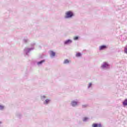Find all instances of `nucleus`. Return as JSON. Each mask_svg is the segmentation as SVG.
Returning <instances> with one entry per match:
<instances>
[{"instance_id": "obj_15", "label": "nucleus", "mask_w": 127, "mask_h": 127, "mask_svg": "<svg viewBox=\"0 0 127 127\" xmlns=\"http://www.w3.org/2000/svg\"><path fill=\"white\" fill-rule=\"evenodd\" d=\"M63 63L64 64H69V63H70V62L68 60L66 59V60H64Z\"/></svg>"}, {"instance_id": "obj_20", "label": "nucleus", "mask_w": 127, "mask_h": 127, "mask_svg": "<svg viewBox=\"0 0 127 127\" xmlns=\"http://www.w3.org/2000/svg\"><path fill=\"white\" fill-rule=\"evenodd\" d=\"M17 117H18L19 119H20L21 118V114L20 113H18L17 114Z\"/></svg>"}, {"instance_id": "obj_13", "label": "nucleus", "mask_w": 127, "mask_h": 127, "mask_svg": "<svg viewBox=\"0 0 127 127\" xmlns=\"http://www.w3.org/2000/svg\"><path fill=\"white\" fill-rule=\"evenodd\" d=\"M88 121H89V118L88 117H84L83 119V122H84V123L88 122Z\"/></svg>"}, {"instance_id": "obj_7", "label": "nucleus", "mask_w": 127, "mask_h": 127, "mask_svg": "<svg viewBox=\"0 0 127 127\" xmlns=\"http://www.w3.org/2000/svg\"><path fill=\"white\" fill-rule=\"evenodd\" d=\"M50 102H51V100L47 98L44 101H43V104L46 106H47L48 104L50 103Z\"/></svg>"}, {"instance_id": "obj_23", "label": "nucleus", "mask_w": 127, "mask_h": 127, "mask_svg": "<svg viewBox=\"0 0 127 127\" xmlns=\"http://www.w3.org/2000/svg\"><path fill=\"white\" fill-rule=\"evenodd\" d=\"M43 55H41L39 56V59H43Z\"/></svg>"}, {"instance_id": "obj_19", "label": "nucleus", "mask_w": 127, "mask_h": 127, "mask_svg": "<svg viewBox=\"0 0 127 127\" xmlns=\"http://www.w3.org/2000/svg\"><path fill=\"white\" fill-rule=\"evenodd\" d=\"M87 107H88V105L87 104H85V105H82V108L83 109H85V108H87Z\"/></svg>"}, {"instance_id": "obj_16", "label": "nucleus", "mask_w": 127, "mask_h": 127, "mask_svg": "<svg viewBox=\"0 0 127 127\" xmlns=\"http://www.w3.org/2000/svg\"><path fill=\"white\" fill-rule=\"evenodd\" d=\"M92 86H93V83L91 82L89 83L87 86V89H91V88H92Z\"/></svg>"}, {"instance_id": "obj_9", "label": "nucleus", "mask_w": 127, "mask_h": 127, "mask_svg": "<svg viewBox=\"0 0 127 127\" xmlns=\"http://www.w3.org/2000/svg\"><path fill=\"white\" fill-rule=\"evenodd\" d=\"M23 42L25 44L28 43V42H29V39L27 37H25L23 39Z\"/></svg>"}, {"instance_id": "obj_10", "label": "nucleus", "mask_w": 127, "mask_h": 127, "mask_svg": "<svg viewBox=\"0 0 127 127\" xmlns=\"http://www.w3.org/2000/svg\"><path fill=\"white\" fill-rule=\"evenodd\" d=\"M105 49H107V46L102 45L99 47V50L102 51V50H105Z\"/></svg>"}, {"instance_id": "obj_3", "label": "nucleus", "mask_w": 127, "mask_h": 127, "mask_svg": "<svg viewBox=\"0 0 127 127\" xmlns=\"http://www.w3.org/2000/svg\"><path fill=\"white\" fill-rule=\"evenodd\" d=\"M74 16V13L72 11H68L65 12L64 18H72Z\"/></svg>"}, {"instance_id": "obj_21", "label": "nucleus", "mask_w": 127, "mask_h": 127, "mask_svg": "<svg viewBox=\"0 0 127 127\" xmlns=\"http://www.w3.org/2000/svg\"><path fill=\"white\" fill-rule=\"evenodd\" d=\"M124 52H125V53L127 54V46L125 48Z\"/></svg>"}, {"instance_id": "obj_18", "label": "nucleus", "mask_w": 127, "mask_h": 127, "mask_svg": "<svg viewBox=\"0 0 127 127\" xmlns=\"http://www.w3.org/2000/svg\"><path fill=\"white\" fill-rule=\"evenodd\" d=\"M81 56H82V54H81V53H76V57H81Z\"/></svg>"}, {"instance_id": "obj_8", "label": "nucleus", "mask_w": 127, "mask_h": 127, "mask_svg": "<svg viewBox=\"0 0 127 127\" xmlns=\"http://www.w3.org/2000/svg\"><path fill=\"white\" fill-rule=\"evenodd\" d=\"M45 60H42L40 61H39L36 63V64L38 66H41L43 63H45Z\"/></svg>"}, {"instance_id": "obj_4", "label": "nucleus", "mask_w": 127, "mask_h": 127, "mask_svg": "<svg viewBox=\"0 0 127 127\" xmlns=\"http://www.w3.org/2000/svg\"><path fill=\"white\" fill-rule=\"evenodd\" d=\"M110 67V65L108 63L104 62L103 63V64L101 65V68L102 69H107Z\"/></svg>"}, {"instance_id": "obj_1", "label": "nucleus", "mask_w": 127, "mask_h": 127, "mask_svg": "<svg viewBox=\"0 0 127 127\" xmlns=\"http://www.w3.org/2000/svg\"><path fill=\"white\" fill-rule=\"evenodd\" d=\"M80 104V102L78 100H72L70 102V106L72 107V108H76V107H78L79 106V104Z\"/></svg>"}, {"instance_id": "obj_17", "label": "nucleus", "mask_w": 127, "mask_h": 127, "mask_svg": "<svg viewBox=\"0 0 127 127\" xmlns=\"http://www.w3.org/2000/svg\"><path fill=\"white\" fill-rule=\"evenodd\" d=\"M4 110V106L0 105V111H3Z\"/></svg>"}, {"instance_id": "obj_5", "label": "nucleus", "mask_w": 127, "mask_h": 127, "mask_svg": "<svg viewBox=\"0 0 127 127\" xmlns=\"http://www.w3.org/2000/svg\"><path fill=\"white\" fill-rule=\"evenodd\" d=\"M73 42V41L71 39H67L64 42V45H69Z\"/></svg>"}, {"instance_id": "obj_25", "label": "nucleus", "mask_w": 127, "mask_h": 127, "mask_svg": "<svg viewBox=\"0 0 127 127\" xmlns=\"http://www.w3.org/2000/svg\"><path fill=\"white\" fill-rule=\"evenodd\" d=\"M2 123L1 122H0V125H1Z\"/></svg>"}, {"instance_id": "obj_22", "label": "nucleus", "mask_w": 127, "mask_h": 127, "mask_svg": "<svg viewBox=\"0 0 127 127\" xmlns=\"http://www.w3.org/2000/svg\"><path fill=\"white\" fill-rule=\"evenodd\" d=\"M78 39H79V37L78 36H75L73 38L74 40H78Z\"/></svg>"}, {"instance_id": "obj_2", "label": "nucleus", "mask_w": 127, "mask_h": 127, "mask_svg": "<svg viewBox=\"0 0 127 127\" xmlns=\"http://www.w3.org/2000/svg\"><path fill=\"white\" fill-rule=\"evenodd\" d=\"M34 50V47H32L30 48H25L24 49V54L25 56H29V52L32 51V50Z\"/></svg>"}, {"instance_id": "obj_6", "label": "nucleus", "mask_w": 127, "mask_h": 127, "mask_svg": "<svg viewBox=\"0 0 127 127\" xmlns=\"http://www.w3.org/2000/svg\"><path fill=\"white\" fill-rule=\"evenodd\" d=\"M92 127H103V126L101 123H94L92 125Z\"/></svg>"}, {"instance_id": "obj_11", "label": "nucleus", "mask_w": 127, "mask_h": 127, "mask_svg": "<svg viewBox=\"0 0 127 127\" xmlns=\"http://www.w3.org/2000/svg\"><path fill=\"white\" fill-rule=\"evenodd\" d=\"M50 55L51 57H55V55H56V53L53 51H51L50 53Z\"/></svg>"}, {"instance_id": "obj_14", "label": "nucleus", "mask_w": 127, "mask_h": 127, "mask_svg": "<svg viewBox=\"0 0 127 127\" xmlns=\"http://www.w3.org/2000/svg\"><path fill=\"white\" fill-rule=\"evenodd\" d=\"M123 106H127V99H126L123 102Z\"/></svg>"}, {"instance_id": "obj_12", "label": "nucleus", "mask_w": 127, "mask_h": 127, "mask_svg": "<svg viewBox=\"0 0 127 127\" xmlns=\"http://www.w3.org/2000/svg\"><path fill=\"white\" fill-rule=\"evenodd\" d=\"M41 100L44 102L45 100H46L47 99V97L45 95H41L40 96Z\"/></svg>"}, {"instance_id": "obj_24", "label": "nucleus", "mask_w": 127, "mask_h": 127, "mask_svg": "<svg viewBox=\"0 0 127 127\" xmlns=\"http://www.w3.org/2000/svg\"><path fill=\"white\" fill-rule=\"evenodd\" d=\"M31 45L32 47H34V46L35 45V43H33L31 44Z\"/></svg>"}]
</instances>
